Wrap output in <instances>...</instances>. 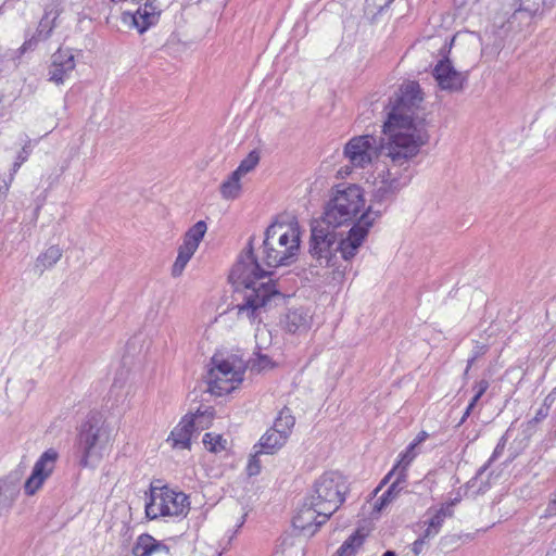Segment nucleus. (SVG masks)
Returning a JSON list of instances; mask_svg holds the SVG:
<instances>
[{"instance_id":"nucleus-3","label":"nucleus","mask_w":556,"mask_h":556,"mask_svg":"<svg viewBox=\"0 0 556 556\" xmlns=\"http://www.w3.org/2000/svg\"><path fill=\"white\" fill-rule=\"evenodd\" d=\"M253 241L252 236L229 274V281L236 290H243L242 303L237 305L238 314L245 315L251 321L258 317L262 308L270 305L274 300L283 298L273 281L260 282V279L270 273L261 267L254 255Z\"/></svg>"},{"instance_id":"nucleus-9","label":"nucleus","mask_w":556,"mask_h":556,"mask_svg":"<svg viewBox=\"0 0 556 556\" xmlns=\"http://www.w3.org/2000/svg\"><path fill=\"white\" fill-rule=\"evenodd\" d=\"M235 359H224L217 355L211 358L212 367L206 375L207 391L222 396L235 389V383L243 380V370L236 369Z\"/></svg>"},{"instance_id":"nucleus-44","label":"nucleus","mask_w":556,"mask_h":556,"mask_svg":"<svg viewBox=\"0 0 556 556\" xmlns=\"http://www.w3.org/2000/svg\"><path fill=\"white\" fill-rule=\"evenodd\" d=\"M31 153V146H30V142L28 141L27 143H25L22 148V150L18 152L16 159L18 161H21L22 163H24L25 161H27V159L29 157Z\"/></svg>"},{"instance_id":"nucleus-51","label":"nucleus","mask_w":556,"mask_h":556,"mask_svg":"<svg viewBox=\"0 0 556 556\" xmlns=\"http://www.w3.org/2000/svg\"><path fill=\"white\" fill-rule=\"evenodd\" d=\"M471 412H472V409H469V407L466 408L463 417L460 418L459 422L457 424V427H459L460 425H463L466 421V419L470 416Z\"/></svg>"},{"instance_id":"nucleus-38","label":"nucleus","mask_w":556,"mask_h":556,"mask_svg":"<svg viewBox=\"0 0 556 556\" xmlns=\"http://www.w3.org/2000/svg\"><path fill=\"white\" fill-rule=\"evenodd\" d=\"M172 543H174L173 539H167L164 541L156 540L155 554L161 553V554H166V555L173 556L170 553L172 548H173Z\"/></svg>"},{"instance_id":"nucleus-1","label":"nucleus","mask_w":556,"mask_h":556,"mask_svg":"<svg viewBox=\"0 0 556 556\" xmlns=\"http://www.w3.org/2000/svg\"><path fill=\"white\" fill-rule=\"evenodd\" d=\"M378 218L380 211L370 208L364 212L348 231L346 237H342L337 232V227L325 220L314 219L311 224L308 248L311 257L319 266L332 268L333 280L343 279L348 266H342L340 260L350 262L355 257Z\"/></svg>"},{"instance_id":"nucleus-21","label":"nucleus","mask_w":556,"mask_h":556,"mask_svg":"<svg viewBox=\"0 0 556 556\" xmlns=\"http://www.w3.org/2000/svg\"><path fill=\"white\" fill-rule=\"evenodd\" d=\"M286 442L287 440L283 439V435L268 429L266 433L262 435L258 443L254 445V448H260L257 453L271 455L281 448Z\"/></svg>"},{"instance_id":"nucleus-54","label":"nucleus","mask_w":556,"mask_h":556,"mask_svg":"<svg viewBox=\"0 0 556 556\" xmlns=\"http://www.w3.org/2000/svg\"><path fill=\"white\" fill-rule=\"evenodd\" d=\"M476 361V356L471 357L470 359H468L467 362V367H466V370H465V374H467L469 371V369L471 368V366L473 365Z\"/></svg>"},{"instance_id":"nucleus-53","label":"nucleus","mask_w":556,"mask_h":556,"mask_svg":"<svg viewBox=\"0 0 556 556\" xmlns=\"http://www.w3.org/2000/svg\"><path fill=\"white\" fill-rule=\"evenodd\" d=\"M553 400L551 397V394L548 396L545 397L544 400V404L542 405V407H546V409L548 410L549 408V405L552 404Z\"/></svg>"},{"instance_id":"nucleus-18","label":"nucleus","mask_w":556,"mask_h":556,"mask_svg":"<svg viewBox=\"0 0 556 556\" xmlns=\"http://www.w3.org/2000/svg\"><path fill=\"white\" fill-rule=\"evenodd\" d=\"M21 473L12 471L0 479V515L9 511L20 494Z\"/></svg>"},{"instance_id":"nucleus-7","label":"nucleus","mask_w":556,"mask_h":556,"mask_svg":"<svg viewBox=\"0 0 556 556\" xmlns=\"http://www.w3.org/2000/svg\"><path fill=\"white\" fill-rule=\"evenodd\" d=\"M346 491L345 478L337 471H328L315 481L313 491L306 498L311 501V505L323 511L321 522H327L345 501Z\"/></svg>"},{"instance_id":"nucleus-8","label":"nucleus","mask_w":556,"mask_h":556,"mask_svg":"<svg viewBox=\"0 0 556 556\" xmlns=\"http://www.w3.org/2000/svg\"><path fill=\"white\" fill-rule=\"evenodd\" d=\"M103 424L102 416L97 412L89 413L81 424L76 441L81 467L89 466L91 458H100V450L108 441Z\"/></svg>"},{"instance_id":"nucleus-40","label":"nucleus","mask_w":556,"mask_h":556,"mask_svg":"<svg viewBox=\"0 0 556 556\" xmlns=\"http://www.w3.org/2000/svg\"><path fill=\"white\" fill-rule=\"evenodd\" d=\"M547 415H548V410L546 409V407L541 406L536 410L535 416L527 422L528 429L533 428L536 424H539L540 421L545 419L547 417Z\"/></svg>"},{"instance_id":"nucleus-24","label":"nucleus","mask_w":556,"mask_h":556,"mask_svg":"<svg viewBox=\"0 0 556 556\" xmlns=\"http://www.w3.org/2000/svg\"><path fill=\"white\" fill-rule=\"evenodd\" d=\"M519 8L515 10L511 18L516 20L519 14L526 13L528 17H532L539 12L541 7L551 9L554 5V0H518Z\"/></svg>"},{"instance_id":"nucleus-4","label":"nucleus","mask_w":556,"mask_h":556,"mask_svg":"<svg viewBox=\"0 0 556 556\" xmlns=\"http://www.w3.org/2000/svg\"><path fill=\"white\" fill-rule=\"evenodd\" d=\"M393 144L382 143L381 153L386 157L384 169L378 173L375 188L371 193V204L366 208L365 212L372 208L374 211H380V216L387 210V207L395 200L397 193L406 187L412 179L410 162L419 154V152H413L405 159H395V153L402 154L403 151L396 148L392 150Z\"/></svg>"},{"instance_id":"nucleus-49","label":"nucleus","mask_w":556,"mask_h":556,"mask_svg":"<svg viewBox=\"0 0 556 556\" xmlns=\"http://www.w3.org/2000/svg\"><path fill=\"white\" fill-rule=\"evenodd\" d=\"M393 478V476L391 475V471H389L387 473V476L381 480L380 484L378 485V488L375 490V492L377 493L384 484H387L388 482H390V480Z\"/></svg>"},{"instance_id":"nucleus-6","label":"nucleus","mask_w":556,"mask_h":556,"mask_svg":"<svg viewBox=\"0 0 556 556\" xmlns=\"http://www.w3.org/2000/svg\"><path fill=\"white\" fill-rule=\"evenodd\" d=\"M365 207V198L363 189L357 185H339L333 197L325 207L320 219L326 223L340 227L341 225L357 222L356 217Z\"/></svg>"},{"instance_id":"nucleus-27","label":"nucleus","mask_w":556,"mask_h":556,"mask_svg":"<svg viewBox=\"0 0 556 556\" xmlns=\"http://www.w3.org/2000/svg\"><path fill=\"white\" fill-rule=\"evenodd\" d=\"M365 535L359 531L351 534L338 548L334 556H355L357 549L363 545Z\"/></svg>"},{"instance_id":"nucleus-41","label":"nucleus","mask_w":556,"mask_h":556,"mask_svg":"<svg viewBox=\"0 0 556 556\" xmlns=\"http://www.w3.org/2000/svg\"><path fill=\"white\" fill-rule=\"evenodd\" d=\"M556 516V492L553 494V498L548 502L547 507L542 515L543 518H552Z\"/></svg>"},{"instance_id":"nucleus-47","label":"nucleus","mask_w":556,"mask_h":556,"mask_svg":"<svg viewBox=\"0 0 556 556\" xmlns=\"http://www.w3.org/2000/svg\"><path fill=\"white\" fill-rule=\"evenodd\" d=\"M22 164L23 163L21 161H18L17 159L15 160V162L13 163L12 168H11L10 178H9L10 181L13 180L14 175L17 173V170L20 169Z\"/></svg>"},{"instance_id":"nucleus-33","label":"nucleus","mask_w":556,"mask_h":556,"mask_svg":"<svg viewBox=\"0 0 556 556\" xmlns=\"http://www.w3.org/2000/svg\"><path fill=\"white\" fill-rule=\"evenodd\" d=\"M400 492L401 490H399V488L390 484L388 490L384 491V493L375 502L374 510L377 513L382 511L400 494Z\"/></svg>"},{"instance_id":"nucleus-42","label":"nucleus","mask_w":556,"mask_h":556,"mask_svg":"<svg viewBox=\"0 0 556 556\" xmlns=\"http://www.w3.org/2000/svg\"><path fill=\"white\" fill-rule=\"evenodd\" d=\"M489 381L486 379H481L477 381L473 386L475 394H478V396H482L485 391L489 389Z\"/></svg>"},{"instance_id":"nucleus-10","label":"nucleus","mask_w":556,"mask_h":556,"mask_svg":"<svg viewBox=\"0 0 556 556\" xmlns=\"http://www.w3.org/2000/svg\"><path fill=\"white\" fill-rule=\"evenodd\" d=\"M387 142V137L379 142L374 136L363 135L353 137L344 147V156L354 167L365 168L371 162L382 155L381 144Z\"/></svg>"},{"instance_id":"nucleus-50","label":"nucleus","mask_w":556,"mask_h":556,"mask_svg":"<svg viewBox=\"0 0 556 556\" xmlns=\"http://www.w3.org/2000/svg\"><path fill=\"white\" fill-rule=\"evenodd\" d=\"M493 462H490V459L479 468V470L477 471V475H476V478L482 476L483 472L486 471V469L491 466Z\"/></svg>"},{"instance_id":"nucleus-2","label":"nucleus","mask_w":556,"mask_h":556,"mask_svg":"<svg viewBox=\"0 0 556 556\" xmlns=\"http://www.w3.org/2000/svg\"><path fill=\"white\" fill-rule=\"evenodd\" d=\"M422 93L418 83L403 84L399 91L389 101L388 118L382 131L387 142L393 144L392 150L403 149V153H395V159H405L420 149L430 140L428 124L425 118L416 115V110L422 102Z\"/></svg>"},{"instance_id":"nucleus-15","label":"nucleus","mask_w":556,"mask_h":556,"mask_svg":"<svg viewBox=\"0 0 556 556\" xmlns=\"http://www.w3.org/2000/svg\"><path fill=\"white\" fill-rule=\"evenodd\" d=\"M75 67L76 61L72 50L60 48L51 55L48 67L49 80L61 85L71 76Z\"/></svg>"},{"instance_id":"nucleus-23","label":"nucleus","mask_w":556,"mask_h":556,"mask_svg":"<svg viewBox=\"0 0 556 556\" xmlns=\"http://www.w3.org/2000/svg\"><path fill=\"white\" fill-rule=\"evenodd\" d=\"M295 418L292 415L290 408L283 407L278 417L275 419L274 426L270 428L275 432L283 435V439H288L291 433L292 428L294 427Z\"/></svg>"},{"instance_id":"nucleus-13","label":"nucleus","mask_w":556,"mask_h":556,"mask_svg":"<svg viewBox=\"0 0 556 556\" xmlns=\"http://www.w3.org/2000/svg\"><path fill=\"white\" fill-rule=\"evenodd\" d=\"M58 458L59 453L54 448H48L41 454L24 483V491L28 496L34 495L52 475Z\"/></svg>"},{"instance_id":"nucleus-25","label":"nucleus","mask_w":556,"mask_h":556,"mask_svg":"<svg viewBox=\"0 0 556 556\" xmlns=\"http://www.w3.org/2000/svg\"><path fill=\"white\" fill-rule=\"evenodd\" d=\"M156 539L149 533L140 534L131 549L132 556H152L155 554Z\"/></svg>"},{"instance_id":"nucleus-16","label":"nucleus","mask_w":556,"mask_h":556,"mask_svg":"<svg viewBox=\"0 0 556 556\" xmlns=\"http://www.w3.org/2000/svg\"><path fill=\"white\" fill-rule=\"evenodd\" d=\"M320 509L311 505V501L306 497L296 515L293 517V527L300 530L303 534L312 536L318 529L326 522H321L324 515Z\"/></svg>"},{"instance_id":"nucleus-17","label":"nucleus","mask_w":556,"mask_h":556,"mask_svg":"<svg viewBox=\"0 0 556 556\" xmlns=\"http://www.w3.org/2000/svg\"><path fill=\"white\" fill-rule=\"evenodd\" d=\"M160 494L166 516L178 517L187 515L189 498L185 493L176 492L165 486L160 490Z\"/></svg>"},{"instance_id":"nucleus-46","label":"nucleus","mask_w":556,"mask_h":556,"mask_svg":"<svg viewBox=\"0 0 556 556\" xmlns=\"http://www.w3.org/2000/svg\"><path fill=\"white\" fill-rule=\"evenodd\" d=\"M429 434L426 431H420L410 444H415V447H417V445L427 440Z\"/></svg>"},{"instance_id":"nucleus-12","label":"nucleus","mask_w":556,"mask_h":556,"mask_svg":"<svg viewBox=\"0 0 556 556\" xmlns=\"http://www.w3.org/2000/svg\"><path fill=\"white\" fill-rule=\"evenodd\" d=\"M62 12L63 7L60 0H53L45 7L43 16L39 21L36 33L27 38L21 47L22 53L35 50L40 41L50 38Z\"/></svg>"},{"instance_id":"nucleus-36","label":"nucleus","mask_w":556,"mask_h":556,"mask_svg":"<svg viewBox=\"0 0 556 556\" xmlns=\"http://www.w3.org/2000/svg\"><path fill=\"white\" fill-rule=\"evenodd\" d=\"M257 450L258 448H254L255 452H254V454L251 455V457L249 459L248 467H247L249 476H256L261 472V462H260L258 456L262 455L263 453H257Z\"/></svg>"},{"instance_id":"nucleus-45","label":"nucleus","mask_w":556,"mask_h":556,"mask_svg":"<svg viewBox=\"0 0 556 556\" xmlns=\"http://www.w3.org/2000/svg\"><path fill=\"white\" fill-rule=\"evenodd\" d=\"M11 182L10 179L5 180L0 177V201L5 199Z\"/></svg>"},{"instance_id":"nucleus-35","label":"nucleus","mask_w":556,"mask_h":556,"mask_svg":"<svg viewBox=\"0 0 556 556\" xmlns=\"http://www.w3.org/2000/svg\"><path fill=\"white\" fill-rule=\"evenodd\" d=\"M415 450V444L409 443L406 450L400 454V459L396 464L409 467L414 458L417 456V452Z\"/></svg>"},{"instance_id":"nucleus-11","label":"nucleus","mask_w":556,"mask_h":556,"mask_svg":"<svg viewBox=\"0 0 556 556\" xmlns=\"http://www.w3.org/2000/svg\"><path fill=\"white\" fill-rule=\"evenodd\" d=\"M214 416L213 408H207L201 413L198 410L193 417L185 416L181 421L172 430L168 441H172L173 447L189 448L191 435L195 429L208 427Z\"/></svg>"},{"instance_id":"nucleus-19","label":"nucleus","mask_w":556,"mask_h":556,"mask_svg":"<svg viewBox=\"0 0 556 556\" xmlns=\"http://www.w3.org/2000/svg\"><path fill=\"white\" fill-rule=\"evenodd\" d=\"M312 315L305 307H293L285 316V329L290 333H302L312 326Z\"/></svg>"},{"instance_id":"nucleus-43","label":"nucleus","mask_w":556,"mask_h":556,"mask_svg":"<svg viewBox=\"0 0 556 556\" xmlns=\"http://www.w3.org/2000/svg\"><path fill=\"white\" fill-rule=\"evenodd\" d=\"M429 541V539H424V535L420 534L419 538L413 543L412 551L417 556L424 551L425 544Z\"/></svg>"},{"instance_id":"nucleus-5","label":"nucleus","mask_w":556,"mask_h":556,"mask_svg":"<svg viewBox=\"0 0 556 556\" xmlns=\"http://www.w3.org/2000/svg\"><path fill=\"white\" fill-rule=\"evenodd\" d=\"M300 249V237L295 229L282 223H273L265 230L263 262L267 267L289 265Z\"/></svg>"},{"instance_id":"nucleus-39","label":"nucleus","mask_w":556,"mask_h":556,"mask_svg":"<svg viewBox=\"0 0 556 556\" xmlns=\"http://www.w3.org/2000/svg\"><path fill=\"white\" fill-rule=\"evenodd\" d=\"M506 443H507V433L502 435V438L498 440V442L490 457V462H495L503 454Z\"/></svg>"},{"instance_id":"nucleus-34","label":"nucleus","mask_w":556,"mask_h":556,"mask_svg":"<svg viewBox=\"0 0 556 556\" xmlns=\"http://www.w3.org/2000/svg\"><path fill=\"white\" fill-rule=\"evenodd\" d=\"M407 469L406 466H401L395 464L391 469V475L394 477V480L391 482V485L399 488V490H403L407 484Z\"/></svg>"},{"instance_id":"nucleus-14","label":"nucleus","mask_w":556,"mask_h":556,"mask_svg":"<svg viewBox=\"0 0 556 556\" xmlns=\"http://www.w3.org/2000/svg\"><path fill=\"white\" fill-rule=\"evenodd\" d=\"M432 75L438 86L450 92H460L467 83V74L456 71L448 58L438 62Z\"/></svg>"},{"instance_id":"nucleus-29","label":"nucleus","mask_w":556,"mask_h":556,"mask_svg":"<svg viewBox=\"0 0 556 556\" xmlns=\"http://www.w3.org/2000/svg\"><path fill=\"white\" fill-rule=\"evenodd\" d=\"M146 516L149 519H156L157 517H165V509H163V503L161 494L151 492L150 502L146 504Z\"/></svg>"},{"instance_id":"nucleus-37","label":"nucleus","mask_w":556,"mask_h":556,"mask_svg":"<svg viewBox=\"0 0 556 556\" xmlns=\"http://www.w3.org/2000/svg\"><path fill=\"white\" fill-rule=\"evenodd\" d=\"M273 366V362L267 355L258 354L256 359L253 362V367H256L260 371L271 368Z\"/></svg>"},{"instance_id":"nucleus-55","label":"nucleus","mask_w":556,"mask_h":556,"mask_svg":"<svg viewBox=\"0 0 556 556\" xmlns=\"http://www.w3.org/2000/svg\"><path fill=\"white\" fill-rule=\"evenodd\" d=\"M382 556H396L395 552L393 551H386Z\"/></svg>"},{"instance_id":"nucleus-32","label":"nucleus","mask_w":556,"mask_h":556,"mask_svg":"<svg viewBox=\"0 0 556 556\" xmlns=\"http://www.w3.org/2000/svg\"><path fill=\"white\" fill-rule=\"evenodd\" d=\"M260 162V153L256 150L251 151L247 157H244L236 170H233L236 174H238L240 177L244 176L245 174L252 172L256 165Z\"/></svg>"},{"instance_id":"nucleus-31","label":"nucleus","mask_w":556,"mask_h":556,"mask_svg":"<svg viewBox=\"0 0 556 556\" xmlns=\"http://www.w3.org/2000/svg\"><path fill=\"white\" fill-rule=\"evenodd\" d=\"M203 444L212 453H219L227 448V440L222 434L205 433Z\"/></svg>"},{"instance_id":"nucleus-20","label":"nucleus","mask_w":556,"mask_h":556,"mask_svg":"<svg viewBox=\"0 0 556 556\" xmlns=\"http://www.w3.org/2000/svg\"><path fill=\"white\" fill-rule=\"evenodd\" d=\"M453 503L442 505L428 520L424 521L426 527L422 531L424 539H433L439 534L444 520L453 516Z\"/></svg>"},{"instance_id":"nucleus-22","label":"nucleus","mask_w":556,"mask_h":556,"mask_svg":"<svg viewBox=\"0 0 556 556\" xmlns=\"http://www.w3.org/2000/svg\"><path fill=\"white\" fill-rule=\"evenodd\" d=\"M207 230L206 223L204 220H199L191 228L187 230L184 236V241L181 247L195 252L199 248L200 242L202 241L205 232Z\"/></svg>"},{"instance_id":"nucleus-26","label":"nucleus","mask_w":556,"mask_h":556,"mask_svg":"<svg viewBox=\"0 0 556 556\" xmlns=\"http://www.w3.org/2000/svg\"><path fill=\"white\" fill-rule=\"evenodd\" d=\"M62 257V250L59 245H51L45 252L39 254L36 260V268L40 269V273L54 266Z\"/></svg>"},{"instance_id":"nucleus-30","label":"nucleus","mask_w":556,"mask_h":556,"mask_svg":"<svg viewBox=\"0 0 556 556\" xmlns=\"http://www.w3.org/2000/svg\"><path fill=\"white\" fill-rule=\"evenodd\" d=\"M195 252H192L184 247L178 248V255L176 257L175 263L172 267V276L177 278L181 276L182 271L185 270L188 262L191 260Z\"/></svg>"},{"instance_id":"nucleus-52","label":"nucleus","mask_w":556,"mask_h":556,"mask_svg":"<svg viewBox=\"0 0 556 556\" xmlns=\"http://www.w3.org/2000/svg\"><path fill=\"white\" fill-rule=\"evenodd\" d=\"M480 399H481V396H478V394H475L467 407H469V409H473Z\"/></svg>"},{"instance_id":"nucleus-28","label":"nucleus","mask_w":556,"mask_h":556,"mask_svg":"<svg viewBox=\"0 0 556 556\" xmlns=\"http://www.w3.org/2000/svg\"><path fill=\"white\" fill-rule=\"evenodd\" d=\"M240 179L241 177L232 172L228 179L220 185V194L224 199H237L240 195Z\"/></svg>"},{"instance_id":"nucleus-48","label":"nucleus","mask_w":556,"mask_h":556,"mask_svg":"<svg viewBox=\"0 0 556 556\" xmlns=\"http://www.w3.org/2000/svg\"><path fill=\"white\" fill-rule=\"evenodd\" d=\"M291 239H292V233L290 236H288V241L286 243H280L278 240H276V249H278V250L289 249L291 247Z\"/></svg>"}]
</instances>
